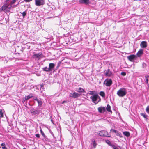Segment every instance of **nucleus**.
<instances>
[{
	"label": "nucleus",
	"instance_id": "obj_1",
	"mask_svg": "<svg viewBox=\"0 0 149 149\" xmlns=\"http://www.w3.org/2000/svg\"><path fill=\"white\" fill-rule=\"evenodd\" d=\"M16 7L15 6H10L9 4H4L0 9V10L4 11L5 12H10V10L12 8L15 7Z\"/></svg>",
	"mask_w": 149,
	"mask_h": 149
},
{
	"label": "nucleus",
	"instance_id": "obj_2",
	"mask_svg": "<svg viewBox=\"0 0 149 149\" xmlns=\"http://www.w3.org/2000/svg\"><path fill=\"white\" fill-rule=\"evenodd\" d=\"M127 93L126 88H120L117 92V95L120 97H123L125 96Z\"/></svg>",
	"mask_w": 149,
	"mask_h": 149
},
{
	"label": "nucleus",
	"instance_id": "obj_3",
	"mask_svg": "<svg viewBox=\"0 0 149 149\" xmlns=\"http://www.w3.org/2000/svg\"><path fill=\"white\" fill-rule=\"evenodd\" d=\"M90 98L92 99V102L95 104H97L101 100L99 96L97 94H95L91 96Z\"/></svg>",
	"mask_w": 149,
	"mask_h": 149
},
{
	"label": "nucleus",
	"instance_id": "obj_4",
	"mask_svg": "<svg viewBox=\"0 0 149 149\" xmlns=\"http://www.w3.org/2000/svg\"><path fill=\"white\" fill-rule=\"evenodd\" d=\"M55 66V65L53 63H50L49 64V67L44 68L43 69L44 71L46 72L52 71Z\"/></svg>",
	"mask_w": 149,
	"mask_h": 149
},
{
	"label": "nucleus",
	"instance_id": "obj_5",
	"mask_svg": "<svg viewBox=\"0 0 149 149\" xmlns=\"http://www.w3.org/2000/svg\"><path fill=\"white\" fill-rule=\"evenodd\" d=\"M35 3L36 6H39L43 5L45 3L44 0H35Z\"/></svg>",
	"mask_w": 149,
	"mask_h": 149
},
{
	"label": "nucleus",
	"instance_id": "obj_6",
	"mask_svg": "<svg viewBox=\"0 0 149 149\" xmlns=\"http://www.w3.org/2000/svg\"><path fill=\"white\" fill-rule=\"evenodd\" d=\"M112 81L110 79H106L104 81V84L106 85L107 86H109L112 84Z\"/></svg>",
	"mask_w": 149,
	"mask_h": 149
},
{
	"label": "nucleus",
	"instance_id": "obj_7",
	"mask_svg": "<svg viewBox=\"0 0 149 149\" xmlns=\"http://www.w3.org/2000/svg\"><path fill=\"white\" fill-rule=\"evenodd\" d=\"M80 95L78 93H76L75 92H72L70 94L69 96L70 97H72L74 98H76L78 97Z\"/></svg>",
	"mask_w": 149,
	"mask_h": 149
},
{
	"label": "nucleus",
	"instance_id": "obj_8",
	"mask_svg": "<svg viewBox=\"0 0 149 149\" xmlns=\"http://www.w3.org/2000/svg\"><path fill=\"white\" fill-rule=\"evenodd\" d=\"M104 73L105 75L108 77H111L113 75L112 73L109 70V69L105 70L104 71Z\"/></svg>",
	"mask_w": 149,
	"mask_h": 149
},
{
	"label": "nucleus",
	"instance_id": "obj_9",
	"mask_svg": "<svg viewBox=\"0 0 149 149\" xmlns=\"http://www.w3.org/2000/svg\"><path fill=\"white\" fill-rule=\"evenodd\" d=\"M42 53L40 52L37 54H34L33 56V57L34 58L40 59L42 56Z\"/></svg>",
	"mask_w": 149,
	"mask_h": 149
},
{
	"label": "nucleus",
	"instance_id": "obj_10",
	"mask_svg": "<svg viewBox=\"0 0 149 149\" xmlns=\"http://www.w3.org/2000/svg\"><path fill=\"white\" fill-rule=\"evenodd\" d=\"M97 109L100 113H104L106 111V108L104 107H100L98 108Z\"/></svg>",
	"mask_w": 149,
	"mask_h": 149
},
{
	"label": "nucleus",
	"instance_id": "obj_11",
	"mask_svg": "<svg viewBox=\"0 0 149 149\" xmlns=\"http://www.w3.org/2000/svg\"><path fill=\"white\" fill-rule=\"evenodd\" d=\"M128 59L130 61H133L136 58V56L134 55H132L127 56Z\"/></svg>",
	"mask_w": 149,
	"mask_h": 149
},
{
	"label": "nucleus",
	"instance_id": "obj_12",
	"mask_svg": "<svg viewBox=\"0 0 149 149\" xmlns=\"http://www.w3.org/2000/svg\"><path fill=\"white\" fill-rule=\"evenodd\" d=\"M30 112L33 115L39 114L40 113V111L39 110H36L33 111L32 109H30Z\"/></svg>",
	"mask_w": 149,
	"mask_h": 149
},
{
	"label": "nucleus",
	"instance_id": "obj_13",
	"mask_svg": "<svg viewBox=\"0 0 149 149\" xmlns=\"http://www.w3.org/2000/svg\"><path fill=\"white\" fill-rule=\"evenodd\" d=\"M141 47L143 48H145L147 46V42L145 41H142L140 44Z\"/></svg>",
	"mask_w": 149,
	"mask_h": 149
},
{
	"label": "nucleus",
	"instance_id": "obj_14",
	"mask_svg": "<svg viewBox=\"0 0 149 149\" xmlns=\"http://www.w3.org/2000/svg\"><path fill=\"white\" fill-rule=\"evenodd\" d=\"M89 0H80L79 2L81 3L87 4L89 3Z\"/></svg>",
	"mask_w": 149,
	"mask_h": 149
},
{
	"label": "nucleus",
	"instance_id": "obj_15",
	"mask_svg": "<svg viewBox=\"0 0 149 149\" xmlns=\"http://www.w3.org/2000/svg\"><path fill=\"white\" fill-rule=\"evenodd\" d=\"M143 50L142 49H141L138 51L136 54V55L138 57H140L143 54Z\"/></svg>",
	"mask_w": 149,
	"mask_h": 149
},
{
	"label": "nucleus",
	"instance_id": "obj_16",
	"mask_svg": "<svg viewBox=\"0 0 149 149\" xmlns=\"http://www.w3.org/2000/svg\"><path fill=\"white\" fill-rule=\"evenodd\" d=\"M106 109L107 111L108 112H111V113H112V111L111 110V107L109 104H107V107L106 108Z\"/></svg>",
	"mask_w": 149,
	"mask_h": 149
},
{
	"label": "nucleus",
	"instance_id": "obj_17",
	"mask_svg": "<svg viewBox=\"0 0 149 149\" xmlns=\"http://www.w3.org/2000/svg\"><path fill=\"white\" fill-rule=\"evenodd\" d=\"M76 91L79 92H84V89L81 88H76Z\"/></svg>",
	"mask_w": 149,
	"mask_h": 149
},
{
	"label": "nucleus",
	"instance_id": "obj_18",
	"mask_svg": "<svg viewBox=\"0 0 149 149\" xmlns=\"http://www.w3.org/2000/svg\"><path fill=\"white\" fill-rule=\"evenodd\" d=\"M27 100L33 97V95L32 94H31L27 96H25Z\"/></svg>",
	"mask_w": 149,
	"mask_h": 149
},
{
	"label": "nucleus",
	"instance_id": "obj_19",
	"mask_svg": "<svg viewBox=\"0 0 149 149\" xmlns=\"http://www.w3.org/2000/svg\"><path fill=\"white\" fill-rule=\"evenodd\" d=\"M123 134L125 136H126L127 137H129L130 136V133L128 132H123Z\"/></svg>",
	"mask_w": 149,
	"mask_h": 149
},
{
	"label": "nucleus",
	"instance_id": "obj_20",
	"mask_svg": "<svg viewBox=\"0 0 149 149\" xmlns=\"http://www.w3.org/2000/svg\"><path fill=\"white\" fill-rule=\"evenodd\" d=\"M38 104V106L40 107H41L42 105V101L40 99V100L37 102Z\"/></svg>",
	"mask_w": 149,
	"mask_h": 149
},
{
	"label": "nucleus",
	"instance_id": "obj_21",
	"mask_svg": "<svg viewBox=\"0 0 149 149\" xmlns=\"http://www.w3.org/2000/svg\"><path fill=\"white\" fill-rule=\"evenodd\" d=\"M116 135L117 136H118L120 137H122V136L121 133L120 132H119L118 131H116Z\"/></svg>",
	"mask_w": 149,
	"mask_h": 149
},
{
	"label": "nucleus",
	"instance_id": "obj_22",
	"mask_svg": "<svg viewBox=\"0 0 149 149\" xmlns=\"http://www.w3.org/2000/svg\"><path fill=\"white\" fill-rule=\"evenodd\" d=\"M105 141L107 144L109 146H111L112 147V146L114 145H113V144H111L110 141L109 140H106Z\"/></svg>",
	"mask_w": 149,
	"mask_h": 149
},
{
	"label": "nucleus",
	"instance_id": "obj_23",
	"mask_svg": "<svg viewBox=\"0 0 149 149\" xmlns=\"http://www.w3.org/2000/svg\"><path fill=\"white\" fill-rule=\"evenodd\" d=\"M104 131L102 130L100 131L98 134L100 136H104Z\"/></svg>",
	"mask_w": 149,
	"mask_h": 149
},
{
	"label": "nucleus",
	"instance_id": "obj_24",
	"mask_svg": "<svg viewBox=\"0 0 149 149\" xmlns=\"http://www.w3.org/2000/svg\"><path fill=\"white\" fill-rule=\"evenodd\" d=\"M100 96H102L103 97H105V94L103 91H101L100 93Z\"/></svg>",
	"mask_w": 149,
	"mask_h": 149
},
{
	"label": "nucleus",
	"instance_id": "obj_25",
	"mask_svg": "<svg viewBox=\"0 0 149 149\" xmlns=\"http://www.w3.org/2000/svg\"><path fill=\"white\" fill-rule=\"evenodd\" d=\"M2 146V148L3 149H7V147L6 146V145L4 143H2L1 144Z\"/></svg>",
	"mask_w": 149,
	"mask_h": 149
},
{
	"label": "nucleus",
	"instance_id": "obj_26",
	"mask_svg": "<svg viewBox=\"0 0 149 149\" xmlns=\"http://www.w3.org/2000/svg\"><path fill=\"white\" fill-rule=\"evenodd\" d=\"M104 136L109 137H110V136H109L108 135V134L107 132V131H104Z\"/></svg>",
	"mask_w": 149,
	"mask_h": 149
},
{
	"label": "nucleus",
	"instance_id": "obj_27",
	"mask_svg": "<svg viewBox=\"0 0 149 149\" xmlns=\"http://www.w3.org/2000/svg\"><path fill=\"white\" fill-rule=\"evenodd\" d=\"M92 142H93L92 144L94 147V148H95L96 147L97 144L95 142V140H93H93Z\"/></svg>",
	"mask_w": 149,
	"mask_h": 149
},
{
	"label": "nucleus",
	"instance_id": "obj_28",
	"mask_svg": "<svg viewBox=\"0 0 149 149\" xmlns=\"http://www.w3.org/2000/svg\"><path fill=\"white\" fill-rule=\"evenodd\" d=\"M16 0H12L10 2V4H9L10 5V6H12V5L13 4H14L16 1Z\"/></svg>",
	"mask_w": 149,
	"mask_h": 149
},
{
	"label": "nucleus",
	"instance_id": "obj_29",
	"mask_svg": "<svg viewBox=\"0 0 149 149\" xmlns=\"http://www.w3.org/2000/svg\"><path fill=\"white\" fill-rule=\"evenodd\" d=\"M0 115L1 117H2L3 116V112L1 110H0Z\"/></svg>",
	"mask_w": 149,
	"mask_h": 149
},
{
	"label": "nucleus",
	"instance_id": "obj_30",
	"mask_svg": "<svg viewBox=\"0 0 149 149\" xmlns=\"http://www.w3.org/2000/svg\"><path fill=\"white\" fill-rule=\"evenodd\" d=\"M20 13H21V14H22V16H23V17H24L26 15V11H24V12H23V13H21V12H20Z\"/></svg>",
	"mask_w": 149,
	"mask_h": 149
},
{
	"label": "nucleus",
	"instance_id": "obj_31",
	"mask_svg": "<svg viewBox=\"0 0 149 149\" xmlns=\"http://www.w3.org/2000/svg\"><path fill=\"white\" fill-rule=\"evenodd\" d=\"M141 115L145 118L146 119L147 118V116L146 114H144V113H141Z\"/></svg>",
	"mask_w": 149,
	"mask_h": 149
},
{
	"label": "nucleus",
	"instance_id": "obj_32",
	"mask_svg": "<svg viewBox=\"0 0 149 149\" xmlns=\"http://www.w3.org/2000/svg\"><path fill=\"white\" fill-rule=\"evenodd\" d=\"M22 102L23 103H24L26 101H27V100L25 97H23L22 99Z\"/></svg>",
	"mask_w": 149,
	"mask_h": 149
},
{
	"label": "nucleus",
	"instance_id": "obj_33",
	"mask_svg": "<svg viewBox=\"0 0 149 149\" xmlns=\"http://www.w3.org/2000/svg\"><path fill=\"white\" fill-rule=\"evenodd\" d=\"M112 148L113 149H120V147L118 148V147L114 145L112 146Z\"/></svg>",
	"mask_w": 149,
	"mask_h": 149
},
{
	"label": "nucleus",
	"instance_id": "obj_34",
	"mask_svg": "<svg viewBox=\"0 0 149 149\" xmlns=\"http://www.w3.org/2000/svg\"><path fill=\"white\" fill-rule=\"evenodd\" d=\"M146 112L149 114V105L146 108Z\"/></svg>",
	"mask_w": 149,
	"mask_h": 149
},
{
	"label": "nucleus",
	"instance_id": "obj_35",
	"mask_svg": "<svg viewBox=\"0 0 149 149\" xmlns=\"http://www.w3.org/2000/svg\"><path fill=\"white\" fill-rule=\"evenodd\" d=\"M149 78V77L148 76H147L146 77V82L147 83H148V79Z\"/></svg>",
	"mask_w": 149,
	"mask_h": 149
},
{
	"label": "nucleus",
	"instance_id": "obj_36",
	"mask_svg": "<svg viewBox=\"0 0 149 149\" xmlns=\"http://www.w3.org/2000/svg\"><path fill=\"white\" fill-rule=\"evenodd\" d=\"M40 133L43 136H45V134L43 132V131L42 130L41 128H40Z\"/></svg>",
	"mask_w": 149,
	"mask_h": 149
},
{
	"label": "nucleus",
	"instance_id": "obj_37",
	"mask_svg": "<svg viewBox=\"0 0 149 149\" xmlns=\"http://www.w3.org/2000/svg\"><path fill=\"white\" fill-rule=\"evenodd\" d=\"M94 93V91H90L89 92V94L90 95H93Z\"/></svg>",
	"mask_w": 149,
	"mask_h": 149
},
{
	"label": "nucleus",
	"instance_id": "obj_38",
	"mask_svg": "<svg viewBox=\"0 0 149 149\" xmlns=\"http://www.w3.org/2000/svg\"><path fill=\"white\" fill-rule=\"evenodd\" d=\"M117 131V130H114V129H111V131L112 132H114V133H116V131Z\"/></svg>",
	"mask_w": 149,
	"mask_h": 149
},
{
	"label": "nucleus",
	"instance_id": "obj_39",
	"mask_svg": "<svg viewBox=\"0 0 149 149\" xmlns=\"http://www.w3.org/2000/svg\"><path fill=\"white\" fill-rule=\"evenodd\" d=\"M121 74L122 75L125 76L126 75V73L125 72H122L121 73Z\"/></svg>",
	"mask_w": 149,
	"mask_h": 149
},
{
	"label": "nucleus",
	"instance_id": "obj_40",
	"mask_svg": "<svg viewBox=\"0 0 149 149\" xmlns=\"http://www.w3.org/2000/svg\"><path fill=\"white\" fill-rule=\"evenodd\" d=\"M35 135H36V136L38 138L40 137V135L39 134H36Z\"/></svg>",
	"mask_w": 149,
	"mask_h": 149
},
{
	"label": "nucleus",
	"instance_id": "obj_41",
	"mask_svg": "<svg viewBox=\"0 0 149 149\" xmlns=\"http://www.w3.org/2000/svg\"><path fill=\"white\" fill-rule=\"evenodd\" d=\"M33 99L35 100H36L37 99V98L36 97H33Z\"/></svg>",
	"mask_w": 149,
	"mask_h": 149
},
{
	"label": "nucleus",
	"instance_id": "obj_42",
	"mask_svg": "<svg viewBox=\"0 0 149 149\" xmlns=\"http://www.w3.org/2000/svg\"><path fill=\"white\" fill-rule=\"evenodd\" d=\"M11 0H6V3L8 4L9 1H10Z\"/></svg>",
	"mask_w": 149,
	"mask_h": 149
},
{
	"label": "nucleus",
	"instance_id": "obj_43",
	"mask_svg": "<svg viewBox=\"0 0 149 149\" xmlns=\"http://www.w3.org/2000/svg\"><path fill=\"white\" fill-rule=\"evenodd\" d=\"M26 2H29L32 1V0H25Z\"/></svg>",
	"mask_w": 149,
	"mask_h": 149
},
{
	"label": "nucleus",
	"instance_id": "obj_44",
	"mask_svg": "<svg viewBox=\"0 0 149 149\" xmlns=\"http://www.w3.org/2000/svg\"><path fill=\"white\" fill-rule=\"evenodd\" d=\"M50 133L51 134H52V136H54V134H53V132H52L50 131Z\"/></svg>",
	"mask_w": 149,
	"mask_h": 149
},
{
	"label": "nucleus",
	"instance_id": "obj_45",
	"mask_svg": "<svg viewBox=\"0 0 149 149\" xmlns=\"http://www.w3.org/2000/svg\"><path fill=\"white\" fill-rule=\"evenodd\" d=\"M65 102H66V101H63L62 102V104H64V103H65Z\"/></svg>",
	"mask_w": 149,
	"mask_h": 149
},
{
	"label": "nucleus",
	"instance_id": "obj_46",
	"mask_svg": "<svg viewBox=\"0 0 149 149\" xmlns=\"http://www.w3.org/2000/svg\"><path fill=\"white\" fill-rule=\"evenodd\" d=\"M6 19V22H7V21H8V19H9V18H8V19H7V20L6 19V18L5 19ZM7 23V22H6V23Z\"/></svg>",
	"mask_w": 149,
	"mask_h": 149
},
{
	"label": "nucleus",
	"instance_id": "obj_47",
	"mask_svg": "<svg viewBox=\"0 0 149 149\" xmlns=\"http://www.w3.org/2000/svg\"><path fill=\"white\" fill-rule=\"evenodd\" d=\"M39 100H40V99H37L36 100L38 102V101Z\"/></svg>",
	"mask_w": 149,
	"mask_h": 149
},
{
	"label": "nucleus",
	"instance_id": "obj_48",
	"mask_svg": "<svg viewBox=\"0 0 149 149\" xmlns=\"http://www.w3.org/2000/svg\"><path fill=\"white\" fill-rule=\"evenodd\" d=\"M51 121H52V122L53 123V120H51Z\"/></svg>",
	"mask_w": 149,
	"mask_h": 149
},
{
	"label": "nucleus",
	"instance_id": "obj_49",
	"mask_svg": "<svg viewBox=\"0 0 149 149\" xmlns=\"http://www.w3.org/2000/svg\"><path fill=\"white\" fill-rule=\"evenodd\" d=\"M41 87H42V85H41Z\"/></svg>",
	"mask_w": 149,
	"mask_h": 149
},
{
	"label": "nucleus",
	"instance_id": "obj_50",
	"mask_svg": "<svg viewBox=\"0 0 149 149\" xmlns=\"http://www.w3.org/2000/svg\"><path fill=\"white\" fill-rule=\"evenodd\" d=\"M23 149H26L25 148H23Z\"/></svg>",
	"mask_w": 149,
	"mask_h": 149
},
{
	"label": "nucleus",
	"instance_id": "obj_51",
	"mask_svg": "<svg viewBox=\"0 0 149 149\" xmlns=\"http://www.w3.org/2000/svg\"><path fill=\"white\" fill-rule=\"evenodd\" d=\"M26 103L27 102H26Z\"/></svg>",
	"mask_w": 149,
	"mask_h": 149
}]
</instances>
